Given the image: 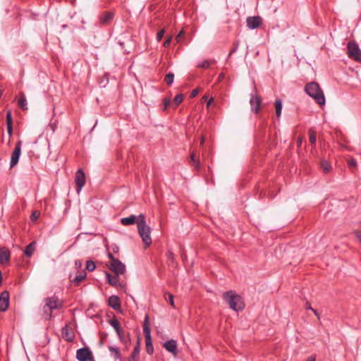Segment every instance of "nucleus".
I'll list each match as a JSON object with an SVG mask.
<instances>
[{
    "label": "nucleus",
    "instance_id": "de8ad7c7",
    "mask_svg": "<svg viewBox=\"0 0 361 361\" xmlns=\"http://www.w3.org/2000/svg\"><path fill=\"white\" fill-rule=\"evenodd\" d=\"M7 126V132L9 136H11L13 134V125L6 126Z\"/></svg>",
    "mask_w": 361,
    "mask_h": 361
},
{
    "label": "nucleus",
    "instance_id": "ea45409f",
    "mask_svg": "<svg viewBox=\"0 0 361 361\" xmlns=\"http://www.w3.org/2000/svg\"><path fill=\"white\" fill-rule=\"evenodd\" d=\"M164 33H165V30L161 29L157 35V40L159 42L161 41L162 37H164Z\"/></svg>",
    "mask_w": 361,
    "mask_h": 361
},
{
    "label": "nucleus",
    "instance_id": "c03bdc74",
    "mask_svg": "<svg viewBox=\"0 0 361 361\" xmlns=\"http://www.w3.org/2000/svg\"><path fill=\"white\" fill-rule=\"evenodd\" d=\"M108 257L110 259V262L109 263H113L118 259L116 258L111 252L108 253Z\"/></svg>",
    "mask_w": 361,
    "mask_h": 361
},
{
    "label": "nucleus",
    "instance_id": "bf43d9fd",
    "mask_svg": "<svg viewBox=\"0 0 361 361\" xmlns=\"http://www.w3.org/2000/svg\"><path fill=\"white\" fill-rule=\"evenodd\" d=\"M306 361H315V360H314V358L310 357L307 358V360Z\"/></svg>",
    "mask_w": 361,
    "mask_h": 361
},
{
    "label": "nucleus",
    "instance_id": "f3484780",
    "mask_svg": "<svg viewBox=\"0 0 361 361\" xmlns=\"http://www.w3.org/2000/svg\"><path fill=\"white\" fill-rule=\"evenodd\" d=\"M114 17L113 12H105L99 16V23L102 25H108L111 23Z\"/></svg>",
    "mask_w": 361,
    "mask_h": 361
},
{
    "label": "nucleus",
    "instance_id": "2f4dec72",
    "mask_svg": "<svg viewBox=\"0 0 361 361\" xmlns=\"http://www.w3.org/2000/svg\"><path fill=\"white\" fill-rule=\"evenodd\" d=\"M95 268H96V266L93 261H92V260L87 261L86 267H85L86 270H87L89 271H92L95 269Z\"/></svg>",
    "mask_w": 361,
    "mask_h": 361
},
{
    "label": "nucleus",
    "instance_id": "49530a36",
    "mask_svg": "<svg viewBox=\"0 0 361 361\" xmlns=\"http://www.w3.org/2000/svg\"><path fill=\"white\" fill-rule=\"evenodd\" d=\"M169 302L171 306H174L173 296L172 294H169Z\"/></svg>",
    "mask_w": 361,
    "mask_h": 361
},
{
    "label": "nucleus",
    "instance_id": "cd10ccee",
    "mask_svg": "<svg viewBox=\"0 0 361 361\" xmlns=\"http://www.w3.org/2000/svg\"><path fill=\"white\" fill-rule=\"evenodd\" d=\"M109 350L114 355L116 359L120 360L121 358L120 350L118 347L109 346Z\"/></svg>",
    "mask_w": 361,
    "mask_h": 361
},
{
    "label": "nucleus",
    "instance_id": "6ab92c4d",
    "mask_svg": "<svg viewBox=\"0 0 361 361\" xmlns=\"http://www.w3.org/2000/svg\"><path fill=\"white\" fill-rule=\"evenodd\" d=\"M138 216L132 214L128 217H124L121 219V223L123 226H130L137 224Z\"/></svg>",
    "mask_w": 361,
    "mask_h": 361
},
{
    "label": "nucleus",
    "instance_id": "c756f323",
    "mask_svg": "<svg viewBox=\"0 0 361 361\" xmlns=\"http://www.w3.org/2000/svg\"><path fill=\"white\" fill-rule=\"evenodd\" d=\"M117 335L119 338V340L122 343H126L130 340V338H129L130 334H128L127 335H125L124 333L123 332V331H119V334H117Z\"/></svg>",
    "mask_w": 361,
    "mask_h": 361
},
{
    "label": "nucleus",
    "instance_id": "603ef678",
    "mask_svg": "<svg viewBox=\"0 0 361 361\" xmlns=\"http://www.w3.org/2000/svg\"><path fill=\"white\" fill-rule=\"evenodd\" d=\"M305 307L307 310H312L313 308L311 307L310 303L309 302H307L305 304Z\"/></svg>",
    "mask_w": 361,
    "mask_h": 361
},
{
    "label": "nucleus",
    "instance_id": "423d86ee",
    "mask_svg": "<svg viewBox=\"0 0 361 361\" xmlns=\"http://www.w3.org/2000/svg\"><path fill=\"white\" fill-rule=\"evenodd\" d=\"M21 145H22V141L18 140L15 146V148L11 154V161H10V168H13L19 161V158L21 153Z\"/></svg>",
    "mask_w": 361,
    "mask_h": 361
},
{
    "label": "nucleus",
    "instance_id": "6e6552de",
    "mask_svg": "<svg viewBox=\"0 0 361 361\" xmlns=\"http://www.w3.org/2000/svg\"><path fill=\"white\" fill-rule=\"evenodd\" d=\"M75 183L76 190L79 193L85 184V175L81 169H78L75 173Z\"/></svg>",
    "mask_w": 361,
    "mask_h": 361
},
{
    "label": "nucleus",
    "instance_id": "09e8293b",
    "mask_svg": "<svg viewBox=\"0 0 361 361\" xmlns=\"http://www.w3.org/2000/svg\"><path fill=\"white\" fill-rule=\"evenodd\" d=\"M356 237L358 238L359 241L361 243V231H357L355 232Z\"/></svg>",
    "mask_w": 361,
    "mask_h": 361
},
{
    "label": "nucleus",
    "instance_id": "a878e982",
    "mask_svg": "<svg viewBox=\"0 0 361 361\" xmlns=\"http://www.w3.org/2000/svg\"><path fill=\"white\" fill-rule=\"evenodd\" d=\"M275 109H276V115L278 118H279L281 115L282 111V101L281 99H276L275 101Z\"/></svg>",
    "mask_w": 361,
    "mask_h": 361
},
{
    "label": "nucleus",
    "instance_id": "4c0bfd02",
    "mask_svg": "<svg viewBox=\"0 0 361 361\" xmlns=\"http://www.w3.org/2000/svg\"><path fill=\"white\" fill-rule=\"evenodd\" d=\"M39 215H40L39 212H38V211L33 212L30 216L31 221H36L39 217Z\"/></svg>",
    "mask_w": 361,
    "mask_h": 361
},
{
    "label": "nucleus",
    "instance_id": "0eeeda50",
    "mask_svg": "<svg viewBox=\"0 0 361 361\" xmlns=\"http://www.w3.org/2000/svg\"><path fill=\"white\" fill-rule=\"evenodd\" d=\"M108 267L116 275H123L126 272V266L119 259L113 263H109Z\"/></svg>",
    "mask_w": 361,
    "mask_h": 361
},
{
    "label": "nucleus",
    "instance_id": "72a5a7b5",
    "mask_svg": "<svg viewBox=\"0 0 361 361\" xmlns=\"http://www.w3.org/2000/svg\"><path fill=\"white\" fill-rule=\"evenodd\" d=\"M143 334L145 335L146 345L152 344L151 332H148V331L146 329V331L145 330V333Z\"/></svg>",
    "mask_w": 361,
    "mask_h": 361
},
{
    "label": "nucleus",
    "instance_id": "bb28decb",
    "mask_svg": "<svg viewBox=\"0 0 361 361\" xmlns=\"http://www.w3.org/2000/svg\"><path fill=\"white\" fill-rule=\"evenodd\" d=\"M321 168L325 173L330 172L332 169L331 164L326 160H322L321 161Z\"/></svg>",
    "mask_w": 361,
    "mask_h": 361
},
{
    "label": "nucleus",
    "instance_id": "58836bf2",
    "mask_svg": "<svg viewBox=\"0 0 361 361\" xmlns=\"http://www.w3.org/2000/svg\"><path fill=\"white\" fill-rule=\"evenodd\" d=\"M348 164L349 167H350V168L356 167V166H357V161H356L355 159L352 158V159L348 160Z\"/></svg>",
    "mask_w": 361,
    "mask_h": 361
},
{
    "label": "nucleus",
    "instance_id": "2eb2a0df",
    "mask_svg": "<svg viewBox=\"0 0 361 361\" xmlns=\"http://www.w3.org/2000/svg\"><path fill=\"white\" fill-rule=\"evenodd\" d=\"M108 305L113 310L118 311L121 308V300L118 296L117 295H111L109 297L108 300Z\"/></svg>",
    "mask_w": 361,
    "mask_h": 361
},
{
    "label": "nucleus",
    "instance_id": "20e7f679",
    "mask_svg": "<svg viewBox=\"0 0 361 361\" xmlns=\"http://www.w3.org/2000/svg\"><path fill=\"white\" fill-rule=\"evenodd\" d=\"M347 49L349 58L355 61L361 62V50L360 49L357 42L350 41L348 43Z\"/></svg>",
    "mask_w": 361,
    "mask_h": 361
},
{
    "label": "nucleus",
    "instance_id": "e2e57ef3",
    "mask_svg": "<svg viewBox=\"0 0 361 361\" xmlns=\"http://www.w3.org/2000/svg\"><path fill=\"white\" fill-rule=\"evenodd\" d=\"M91 361H95V360H94V358H93Z\"/></svg>",
    "mask_w": 361,
    "mask_h": 361
},
{
    "label": "nucleus",
    "instance_id": "864d4df0",
    "mask_svg": "<svg viewBox=\"0 0 361 361\" xmlns=\"http://www.w3.org/2000/svg\"><path fill=\"white\" fill-rule=\"evenodd\" d=\"M213 101H214L213 97L209 98V99L207 101V106H209L213 102Z\"/></svg>",
    "mask_w": 361,
    "mask_h": 361
},
{
    "label": "nucleus",
    "instance_id": "f03ea898",
    "mask_svg": "<svg viewBox=\"0 0 361 361\" xmlns=\"http://www.w3.org/2000/svg\"><path fill=\"white\" fill-rule=\"evenodd\" d=\"M305 91L310 97H312L319 105L322 106L325 104L326 99L324 94L317 82H311L306 84Z\"/></svg>",
    "mask_w": 361,
    "mask_h": 361
},
{
    "label": "nucleus",
    "instance_id": "4468645a",
    "mask_svg": "<svg viewBox=\"0 0 361 361\" xmlns=\"http://www.w3.org/2000/svg\"><path fill=\"white\" fill-rule=\"evenodd\" d=\"M261 103L262 100L259 96H252L250 100L252 111L257 114L259 111Z\"/></svg>",
    "mask_w": 361,
    "mask_h": 361
},
{
    "label": "nucleus",
    "instance_id": "39448f33",
    "mask_svg": "<svg viewBox=\"0 0 361 361\" xmlns=\"http://www.w3.org/2000/svg\"><path fill=\"white\" fill-rule=\"evenodd\" d=\"M76 358L79 361H91L94 357L90 348L84 347L76 351Z\"/></svg>",
    "mask_w": 361,
    "mask_h": 361
},
{
    "label": "nucleus",
    "instance_id": "8fccbe9b",
    "mask_svg": "<svg viewBox=\"0 0 361 361\" xmlns=\"http://www.w3.org/2000/svg\"><path fill=\"white\" fill-rule=\"evenodd\" d=\"M75 266L77 267V268H80L81 266H82V262L79 259H77L75 261Z\"/></svg>",
    "mask_w": 361,
    "mask_h": 361
},
{
    "label": "nucleus",
    "instance_id": "e433bc0d",
    "mask_svg": "<svg viewBox=\"0 0 361 361\" xmlns=\"http://www.w3.org/2000/svg\"><path fill=\"white\" fill-rule=\"evenodd\" d=\"M13 125V119L11 111L6 113V126Z\"/></svg>",
    "mask_w": 361,
    "mask_h": 361
},
{
    "label": "nucleus",
    "instance_id": "680f3d73",
    "mask_svg": "<svg viewBox=\"0 0 361 361\" xmlns=\"http://www.w3.org/2000/svg\"><path fill=\"white\" fill-rule=\"evenodd\" d=\"M224 78V73H221V74L219 75V80H221V79H222V78Z\"/></svg>",
    "mask_w": 361,
    "mask_h": 361
},
{
    "label": "nucleus",
    "instance_id": "dca6fc26",
    "mask_svg": "<svg viewBox=\"0 0 361 361\" xmlns=\"http://www.w3.org/2000/svg\"><path fill=\"white\" fill-rule=\"evenodd\" d=\"M10 258H11L10 251L4 247H1L0 248V263L1 264H5L9 262Z\"/></svg>",
    "mask_w": 361,
    "mask_h": 361
},
{
    "label": "nucleus",
    "instance_id": "f8f14e48",
    "mask_svg": "<svg viewBox=\"0 0 361 361\" xmlns=\"http://www.w3.org/2000/svg\"><path fill=\"white\" fill-rule=\"evenodd\" d=\"M262 21V18L259 16L247 17L246 19L247 26L251 30L259 27Z\"/></svg>",
    "mask_w": 361,
    "mask_h": 361
},
{
    "label": "nucleus",
    "instance_id": "a19ab883",
    "mask_svg": "<svg viewBox=\"0 0 361 361\" xmlns=\"http://www.w3.org/2000/svg\"><path fill=\"white\" fill-rule=\"evenodd\" d=\"M164 109H166L171 104V99L169 98H164L163 100Z\"/></svg>",
    "mask_w": 361,
    "mask_h": 361
},
{
    "label": "nucleus",
    "instance_id": "b1692460",
    "mask_svg": "<svg viewBox=\"0 0 361 361\" xmlns=\"http://www.w3.org/2000/svg\"><path fill=\"white\" fill-rule=\"evenodd\" d=\"M109 324L114 329L116 334H119V331H122L121 329L120 323L116 318L114 317V319H112L109 322Z\"/></svg>",
    "mask_w": 361,
    "mask_h": 361
},
{
    "label": "nucleus",
    "instance_id": "7ed1b4c3",
    "mask_svg": "<svg viewBox=\"0 0 361 361\" xmlns=\"http://www.w3.org/2000/svg\"><path fill=\"white\" fill-rule=\"evenodd\" d=\"M223 298L226 301L229 307L235 311H241L245 307L242 298L233 290L224 293Z\"/></svg>",
    "mask_w": 361,
    "mask_h": 361
},
{
    "label": "nucleus",
    "instance_id": "473e14b6",
    "mask_svg": "<svg viewBox=\"0 0 361 361\" xmlns=\"http://www.w3.org/2000/svg\"><path fill=\"white\" fill-rule=\"evenodd\" d=\"M310 142L312 145H314L316 143V134L312 129L309 130Z\"/></svg>",
    "mask_w": 361,
    "mask_h": 361
},
{
    "label": "nucleus",
    "instance_id": "4d7b16f0",
    "mask_svg": "<svg viewBox=\"0 0 361 361\" xmlns=\"http://www.w3.org/2000/svg\"><path fill=\"white\" fill-rule=\"evenodd\" d=\"M204 138L202 137L201 138L200 145H204Z\"/></svg>",
    "mask_w": 361,
    "mask_h": 361
},
{
    "label": "nucleus",
    "instance_id": "4be33fe9",
    "mask_svg": "<svg viewBox=\"0 0 361 361\" xmlns=\"http://www.w3.org/2000/svg\"><path fill=\"white\" fill-rule=\"evenodd\" d=\"M87 276L86 271H82L79 272L76 276L71 281L75 285L78 286L79 283L85 279Z\"/></svg>",
    "mask_w": 361,
    "mask_h": 361
},
{
    "label": "nucleus",
    "instance_id": "5fc2aeb1",
    "mask_svg": "<svg viewBox=\"0 0 361 361\" xmlns=\"http://www.w3.org/2000/svg\"><path fill=\"white\" fill-rule=\"evenodd\" d=\"M312 311L314 312V314L318 317L319 318V314L317 312V311L316 310H314V308L312 310Z\"/></svg>",
    "mask_w": 361,
    "mask_h": 361
},
{
    "label": "nucleus",
    "instance_id": "5701e85b",
    "mask_svg": "<svg viewBox=\"0 0 361 361\" xmlns=\"http://www.w3.org/2000/svg\"><path fill=\"white\" fill-rule=\"evenodd\" d=\"M190 163L196 170H199L200 169V163L198 159H196L195 153L192 152L190 154Z\"/></svg>",
    "mask_w": 361,
    "mask_h": 361
},
{
    "label": "nucleus",
    "instance_id": "052dcab7",
    "mask_svg": "<svg viewBox=\"0 0 361 361\" xmlns=\"http://www.w3.org/2000/svg\"><path fill=\"white\" fill-rule=\"evenodd\" d=\"M236 47L233 48L231 51H230V55L232 54L233 53H234L235 51H236Z\"/></svg>",
    "mask_w": 361,
    "mask_h": 361
},
{
    "label": "nucleus",
    "instance_id": "a211bd4d",
    "mask_svg": "<svg viewBox=\"0 0 361 361\" xmlns=\"http://www.w3.org/2000/svg\"><path fill=\"white\" fill-rule=\"evenodd\" d=\"M61 333H62L63 338L66 341H67L68 342H71L73 341V339L75 338L74 333L69 330L68 325H66L65 326H63L62 328Z\"/></svg>",
    "mask_w": 361,
    "mask_h": 361
},
{
    "label": "nucleus",
    "instance_id": "ddd939ff",
    "mask_svg": "<svg viewBox=\"0 0 361 361\" xmlns=\"http://www.w3.org/2000/svg\"><path fill=\"white\" fill-rule=\"evenodd\" d=\"M164 348L171 353H172L173 355L176 356L178 354L177 350V342L175 340H169L166 341L164 345Z\"/></svg>",
    "mask_w": 361,
    "mask_h": 361
},
{
    "label": "nucleus",
    "instance_id": "79ce46f5",
    "mask_svg": "<svg viewBox=\"0 0 361 361\" xmlns=\"http://www.w3.org/2000/svg\"><path fill=\"white\" fill-rule=\"evenodd\" d=\"M146 351L148 354L152 355L154 352V348L152 344L146 345Z\"/></svg>",
    "mask_w": 361,
    "mask_h": 361
},
{
    "label": "nucleus",
    "instance_id": "9d476101",
    "mask_svg": "<svg viewBox=\"0 0 361 361\" xmlns=\"http://www.w3.org/2000/svg\"><path fill=\"white\" fill-rule=\"evenodd\" d=\"M106 279L107 282L115 288H123L125 285L119 282V276L115 274L114 276L111 275L109 273L106 272Z\"/></svg>",
    "mask_w": 361,
    "mask_h": 361
},
{
    "label": "nucleus",
    "instance_id": "6e6d98bb",
    "mask_svg": "<svg viewBox=\"0 0 361 361\" xmlns=\"http://www.w3.org/2000/svg\"><path fill=\"white\" fill-rule=\"evenodd\" d=\"M297 142H298V145H300L302 144V138L298 137Z\"/></svg>",
    "mask_w": 361,
    "mask_h": 361
},
{
    "label": "nucleus",
    "instance_id": "f704fd0d",
    "mask_svg": "<svg viewBox=\"0 0 361 361\" xmlns=\"http://www.w3.org/2000/svg\"><path fill=\"white\" fill-rule=\"evenodd\" d=\"M183 98L184 97L183 94H178L174 97L173 102L176 104V106L179 105L183 102Z\"/></svg>",
    "mask_w": 361,
    "mask_h": 361
},
{
    "label": "nucleus",
    "instance_id": "1a4fd4ad",
    "mask_svg": "<svg viewBox=\"0 0 361 361\" xmlns=\"http://www.w3.org/2000/svg\"><path fill=\"white\" fill-rule=\"evenodd\" d=\"M45 300L46 304L44 305V308L48 307L50 311V314H51L54 310L59 309L61 307V304L56 297L47 298Z\"/></svg>",
    "mask_w": 361,
    "mask_h": 361
},
{
    "label": "nucleus",
    "instance_id": "9b49d317",
    "mask_svg": "<svg viewBox=\"0 0 361 361\" xmlns=\"http://www.w3.org/2000/svg\"><path fill=\"white\" fill-rule=\"evenodd\" d=\"M9 293L6 290L3 291L0 295V310L6 312L9 306Z\"/></svg>",
    "mask_w": 361,
    "mask_h": 361
},
{
    "label": "nucleus",
    "instance_id": "393cba45",
    "mask_svg": "<svg viewBox=\"0 0 361 361\" xmlns=\"http://www.w3.org/2000/svg\"><path fill=\"white\" fill-rule=\"evenodd\" d=\"M18 106H20V108L23 110H27V100H26V98L25 97V95L23 94H21L20 95V97L18 99Z\"/></svg>",
    "mask_w": 361,
    "mask_h": 361
},
{
    "label": "nucleus",
    "instance_id": "13d9d810",
    "mask_svg": "<svg viewBox=\"0 0 361 361\" xmlns=\"http://www.w3.org/2000/svg\"><path fill=\"white\" fill-rule=\"evenodd\" d=\"M113 250L114 252H117L118 251V247L117 246H115V247L113 248Z\"/></svg>",
    "mask_w": 361,
    "mask_h": 361
},
{
    "label": "nucleus",
    "instance_id": "c85d7f7f",
    "mask_svg": "<svg viewBox=\"0 0 361 361\" xmlns=\"http://www.w3.org/2000/svg\"><path fill=\"white\" fill-rule=\"evenodd\" d=\"M214 60H204L202 63H199L197 67L206 69L208 68L211 64L214 63Z\"/></svg>",
    "mask_w": 361,
    "mask_h": 361
},
{
    "label": "nucleus",
    "instance_id": "412c9836",
    "mask_svg": "<svg viewBox=\"0 0 361 361\" xmlns=\"http://www.w3.org/2000/svg\"><path fill=\"white\" fill-rule=\"evenodd\" d=\"M166 256L167 258V264L169 266L175 267L176 266V262L175 260L174 254L172 252V251L170 250H168L166 253Z\"/></svg>",
    "mask_w": 361,
    "mask_h": 361
},
{
    "label": "nucleus",
    "instance_id": "a18cd8bd",
    "mask_svg": "<svg viewBox=\"0 0 361 361\" xmlns=\"http://www.w3.org/2000/svg\"><path fill=\"white\" fill-rule=\"evenodd\" d=\"M184 36V32L183 30H181L178 34V35L176 36V39L178 42H179L180 41V39L183 37Z\"/></svg>",
    "mask_w": 361,
    "mask_h": 361
},
{
    "label": "nucleus",
    "instance_id": "f257e3e1",
    "mask_svg": "<svg viewBox=\"0 0 361 361\" xmlns=\"http://www.w3.org/2000/svg\"><path fill=\"white\" fill-rule=\"evenodd\" d=\"M137 231L144 243L145 247H149L152 244V238L150 236L151 228L147 225L145 216L143 214L138 216L137 222Z\"/></svg>",
    "mask_w": 361,
    "mask_h": 361
},
{
    "label": "nucleus",
    "instance_id": "7c9ffc66",
    "mask_svg": "<svg viewBox=\"0 0 361 361\" xmlns=\"http://www.w3.org/2000/svg\"><path fill=\"white\" fill-rule=\"evenodd\" d=\"M174 80V74L172 73H169L165 75L164 81L167 84V85H171L173 82Z\"/></svg>",
    "mask_w": 361,
    "mask_h": 361
},
{
    "label": "nucleus",
    "instance_id": "aec40b11",
    "mask_svg": "<svg viewBox=\"0 0 361 361\" xmlns=\"http://www.w3.org/2000/svg\"><path fill=\"white\" fill-rule=\"evenodd\" d=\"M35 249H36V242L32 241L28 245L26 246V247L24 250V254L26 255V257H30L33 255Z\"/></svg>",
    "mask_w": 361,
    "mask_h": 361
},
{
    "label": "nucleus",
    "instance_id": "3c124183",
    "mask_svg": "<svg viewBox=\"0 0 361 361\" xmlns=\"http://www.w3.org/2000/svg\"><path fill=\"white\" fill-rule=\"evenodd\" d=\"M198 93V90L197 89H195L192 91L191 94H190V97H196V95Z\"/></svg>",
    "mask_w": 361,
    "mask_h": 361
},
{
    "label": "nucleus",
    "instance_id": "c9c22d12",
    "mask_svg": "<svg viewBox=\"0 0 361 361\" xmlns=\"http://www.w3.org/2000/svg\"><path fill=\"white\" fill-rule=\"evenodd\" d=\"M145 329L147 330L148 332H151L150 331V328H149V317L148 315H146L145 316V320H144V323H143V333H145Z\"/></svg>",
    "mask_w": 361,
    "mask_h": 361
},
{
    "label": "nucleus",
    "instance_id": "37998d69",
    "mask_svg": "<svg viewBox=\"0 0 361 361\" xmlns=\"http://www.w3.org/2000/svg\"><path fill=\"white\" fill-rule=\"evenodd\" d=\"M172 37L169 36L164 42L163 45L164 47H168L170 46L171 42Z\"/></svg>",
    "mask_w": 361,
    "mask_h": 361
}]
</instances>
